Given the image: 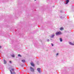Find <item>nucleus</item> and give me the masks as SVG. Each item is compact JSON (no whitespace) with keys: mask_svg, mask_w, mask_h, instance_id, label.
I'll list each match as a JSON object with an SVG mask.
<instances>
[{"mask_svg":"<svg viewBox=\"0 0 74 74\" xmlns=\"http://www.w3.org/2000/svg\"><path fill=\"white\" fill-rule=\"evenodd\" d=\"M56 34L57 35V36H58V35H60V34H62V33L61 32L59 31L58 32H57L56 33Z\"/></svg>","mask_w":74,"mask_h":74,"instance_id":"nucleus-1","label":"nucleus"},{"mask_svg":"<svg viewBox=\"0 0 74 74\" xmlns=\"http://www.w3.org/2000/svg\"><path fill=\"white\" fill-rule=\"evenodd\" d=\"M29 68L30 69L31 71H32L33 72L34 71V69H33L32 67L31 66H30L29 67Z\"/></svg>","mask_w":74,"mask_h":74,"instance_id":"nucleus-2","label":"nucleus"},{"mask_svg":"<svg viewBox=\"0 0 74 74\" xmlns=\"http://www.w3.org/2000/svg\"><path fill=\"white\" fill-rule=\"evenodd\" d=\"M37 70H38V72L40 73L41 72V69L40 68H38L37 69Z\"/></svg>","mask_w":74,"mask_h":74,"instance_id":"nucleus-3","label":"nucleus"},{"mask_svg":"<svg viewBox=\"0 0 74 74\" xmlns=\"http://www.w3.org/2000/svg\"><path fill=\"white\" fill-rule=\"evenodd\" d=\"M10 72L11 74H15V72H13L12 73V71H11V70H10Z\"/></svg>","mask_w":74,"mask_h":74,"instance_id":"nucleus-4","label":"nucleus"},{"mask_svg":"<svg viewBox=\"0 0 74 74\" xmlns=\"http://www.w3.org/2000/svg\"><path fill=\"white\" fill-rule=\"evenodd\" d=\"M31 64L32 66H33V67H34V64L33 63H31Z\"/></svg>","mask_w":74,"mask_h":74,"instance_id":"nucleus-5","label":"nucleus"},{"mask_svg":"<svg viewBox=\"0 0 74 74\" xmlns=\"http://www.w3.org/2000/svg\"><path fill=\"white\" fill-rule=\"evenodd\" d=\"M69 2V0H66V4H67V3Z\"/></svg>","mask_w":74,"mask_h":74,"instance_id":"nucleus-6","label":"nucleus"},{"mask_svg":"<svg viewBox=\"0 0 74 74\" xmlns=\"http://www.w3.org/2000/svg\"><path fill=\"white\" fill-rule=\"evenodd\" d=\"M3 62L4 63V64H6V63H7V62H6V61L5 60H3Z\"/></svg>","mask_w":74,"mask_h":74,"instance_id":"nucleus-7","label":"nucleus"},{"mask_svg":"<svg viewBox=\"0 0 74 74\" xmlns=\"http://www.w3.org/2000/svg\"><path fill=\"white\" fill-rule=\"evenodd\" d=\"M63 29H64L62 27H61L60 28V30H63Z\"/></svg>","mask_w":74,"mask_h":74,"instance_id":"nucleus-8","label":"nucleus"},{"mask_svg":"<svg viewBox=\"0 0 74 74\" xmlns=\"http://www.w3.org/2000/svg\"><path fill=\"white\" fill-rule=\"evenodd\" d=\"M69 44H70V45H74V44H73V43H72L71 42H69Z\"/></svg>","mask_w":74,"mask_h":74,"instance_id":"nucleus-9","label":"nucleus"},{"mask_svg":"<svg viewBox=\"0 0 74 74\" xmlns=\"http://www.w3.org/2000/svg\"><path fill=\"white\" fill-rule=\"evenodd\" d=\"M60 40L61 42H62V41H63L62 39L61 38H60Z\"/></svg>","mask_w":74,"mask_h":74,"instance_id":"nucleus-10","label":"nucleus"},{"mask_svg":"<svg viewBox=\"0 0 74 74\" xmlns=\"http://www.w3.org/2000/svg\"><path fill=\"white\" fill-rule=\"evenodd\" d=\"M21 61L22 62H25V60H22Z\"/></svg>","mask_w":74,"mask_h":74,"instance_id":"nucleus-11","label":"nucleus"},{"mask_svg":"<svg viewBox=\"0 0 74 74\" xmlns=\"http://www.w3.org/2000/svg\"><path fill=\"white\" fill-rule=\"evenodd\" d=\"M54 36H55V35H53L51 36V38H53V37H54Z\"/></svg>","mask_w":74,"mask_h":74,"instance_id":"nucleus-12","label":"nucleus"},{"mask_svg":"<svg viewBox=\"0 0 74 74\" xmlns=\"http://www.w3.org/2000/svg\"><path fill=\"white\" fill-rule=\"evenodd\" d=\"M18 56L20 57H21V55H20V54H18Z\"/></svg>","mask_w":74,"mask_h":74,"instance_id":"nucleus-13","label":"nucleus"},{"mask_svg":"<svg viewBox=\"0 0 74 74\" xmlns=\"http://www.w3.org/2000/svg\"><path fill=\"white\" fill-rule=\"evenodd\" d=\"M12 57H14L15 56L14 55H12Z\"/></svg>","mask_w":74,"mask_h":74,"instance_id":"nucleus-14","label":"nucleus"},{"mask_svg":"<svg viewBox=\"0 0 74 74\" xmlns=\"http://www.w3.org/2000/svg\"><path fill=\"white\" fill-rule=\"evenodd\" d=\"M12 71H14V69H12Z\"/></svg>","mask_w":74,"mask_h":74,"instance_id":"nucleus-15","label":"nucleus"},{"mask_svg":"<svg viewBox=\"0 0 74 74\" xmlns=\"http://www.w3.org/2000/svg\"><path fill=\"white\" fill-rule=\"evenodd\" d=\"M9 62H10V63H12L11 61H9Z\"/></svg>","mask_w":74,"mask_h":74,"instance_id":"nucleus-16","label":"nucleus"},{"mask_svg":"<svg viewBox=\"0 0 74 74\" xmlns=\"http://www.w3.org/2000/svg\"><path fill=\"white\" fill-rule=\"evenodd\" d=\"M51 45H52V46H53V45L52 43H51Z\"/></svg>","mask_w":74,"mask_h":74,"instance_id":"nucleus-17","label":"nucleus"},{"mask_svg":"<svg viewBox=\"0 0 74 74\" xmlns=\"http://www.w3.org/2000/svg\"><path fill=\"white\" fill-rule=\"evenodd\" d=\"M47 41H48V42H49V40L48 39V40H47Z\"/></svg>","mask_w":74,"mask_h":74,"instance_id":"nucleus-18","label":"nucleus"},{"mask_svg":"<svg viewBox=\"0 0 74 74\" xmlns=\"http://www.w3.org/2000/svg\"><path fill=\"white\" fill-rule=\"evenodd\" d=\"M59 55V54H58V53H57L56 54L57 56V55Z\"/></svg>","mask_w":74,"mask_h":74,"instance_id":"nucleus-19","label":"nucleus"},{"mask_svg":"<svg viewBox=\"0 0 74 74\" xmlns=\"http://www.w3.org/2000/svg\"><path fill=\"white\" fill-rule=\"evenodd\" d=\"M1 48V46H0V48Z\"/></svg>","mask_w":74,"mask_h":74,"instance_id":"nucleus-20","label":"nucleus"},{"mask_svg":"<svg viewBox=\"0 0 74 74\" xmlns=\"http://www.w3.org/2000/svg\"><path fill=\"white\" fill-rule=\"evenodd\" d=\"M34 1H36V0H35Z\"/></svg>","mask_w":74,"mask_h":74,"instance_id":"nucleus-21","label":"nucleus"}]
</instances>
